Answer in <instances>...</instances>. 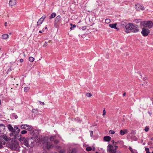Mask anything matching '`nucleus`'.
Instances as JSON below:
<instances>
[{
	"mask_svg": "<svg viewBox=\"0 0 153 153\" xmlns=\"http://www.w3.org/2000/svg\"><path fill=\"white\" fill-rule=\"evenodd\" d=\"M20 128L22 129L27 130L29 131H32L33 130L32 126L27 124L22 125L20 126Z\"/></svg>",
	"mask_w": 153,
	"mask_h": 153,
	"instance_id": "7",
	"label": "nucleus"
},
{
	"mask_svg": "<svg viewBox=\"0 0 153 153\" xmlns=\"http://www.w3.org/2000/svg\"><path fill=\"white\" fill-rule=\"evenodd\" d=\"M29 89L30 88L29 87H25L24 88V91L25 92H27Z\"/></svg>",
	"mask_w": 153,
	"mask_h": 153,
	"instance_id": "33",
	"label": "nucleus"
},
{
	"mask_svg": "<svg viewBox=\"0 0 153 153\" xmlns=\"http://www.w3.org/2000/svg\"><path fill=\"white\" fill-rule=\"evenodd\" d=\"M20 61L21 62H23V59H20Z\"/></svg>",
	"mask_w": 153,
	"mask_h": 153,
	"instance_id": "47",
	"label": "nucleus"
},
{
	"mask_svg": "<svg viewBox=\"0 0 153 153\" xmlns=\"http://www.w3.org/2000/svg\"><path fill=\"white\" fill-rule=\"evenodd\" d=\"M149 30L148 29L143 28L141 33L143 36H146L149 34Z\"/></svg>",
	"mask_w": 153,
	"mask_h": 153,
	"instance_id": "8",
	"label": "nucleus"
},
{
	"mask_svg": "<svg viewBox=\"0 0 153 153\" xmlns=\"http://www.w3.org/2000/svg\"><path fill=\"white\" fill-rule=\"evenodd\" d=\"M126 95V93H124L123 94V97L125 96Z\"/></svg>",
	"mask_w": 153,
	"mask_h": 153,
	"instance_id": "49",
	"label": "nucleus"
},
{
	"mask_svg": "<svg viewBox=\"0 0 153 153\" xmlns=\"http://www.w3.org/2000/svg\"><path fill=\"white\" fill-rule=\"evenodd\" d=\"M21 133L22 134H25L27 133V131L26 130H23L21 131Z\"/></svg>",
	"mask_w": 153,
	"mask_h": 153,
	"instance_id": "35",
	"label": "nucleus"
},
{
	"mask_svg": "<svg viewBox=\"0 0 153 153\" xmlns=\"http://www.w3.org/2000/svg\"><path fill=\"white\" fill-rule=\"evenodd\" d=\"M7 146L11 150H17L19 146L18 142L14 139L9 141L7 143Z\"/></svg>",
	"mask_w": 153,
	"mask_h": 153,
	"instance_id": "1",
	"label": "nucleus"
},
{
	"mask_svg": "<svg viewBox=\"0 0 153 153\" xmlns=\"http://www.w3.org/2000/svg\"><path fill=\"white\" fill-rule=\"evenodd\" d=\"M118 143H119V142H118V141H117V142H116L115 143V144H117Z\"/></svg>",
	"mask_w": 153,
	"mask_h": 153,
	"instance_id": "53",
	"label": "nucleus"
},
{
	"mask_svg": "<svg viewBox=\"0 0 153 153\" xmlns=\"http://www.w3.org/2000/svg\"><path fill=\"white\" fill-rule=\"evenodd\" d=\"M126 27L127 28V30L126 31V32L127 33H129L130 32L137 33L139 31L138 26L136 25L129 23L128 24Z\"/></svg>",
	"mask_w": 153,
	"mask_h": 153,
	"instance_id": "2",
	"label": "nucleus"
},
{
	"mask_svg": "<svg viewBox=\"0 0 153 153\" xmlns=\"http://www.w3.org/2000/svg\"><path fill=\"white\" fill-rule=\"evenodd\" d=\"M61 18L60 16L58 15L57 16L55 19V23L56 24H57L61 20Z\"/></svg>",
	"mask_w": 153,
	"mask_h": 153,
	"instance_id": "15",
	"label": "nucleus"
},
{
	"mask_svg": "<svg viewBox=\"0 0 153 153\" xmlns=\"http://www.w3.org/2000/svg\"><path fill=\"white\" fill-rule=\"evenodd\" d=\"M56 16V14L55 13H52L49 19H51L54 18Z\"/></svg>",
	"mask_w": 153,
	"mask_h": 153,
	"instance_id": "24",
	"label": "nucleus"
},
{
	"mask_svg": "<svg viewBox=\"0 0 153 153\" xmlns=\"http://www.w3.org/2000/svg\"><path fill=\"white\" fill-rule=\"evenodd\" d=\"M17 134H16L14 133V132H12V133H10V136H16Z\"/></svg>",
	"mask_w": 153,
	"mask_h": 153,
	"instance_id": "30",
	"label": "nucleus"
},
{
	"mask_svg": "<svg viewBox=\"0 0 153 153\" xmlns=\"http://www.w3.org/2000/svg\"><path fill=\"white\" fill-rule=\"evenodd\" d=\"M35 140L33 137L27 138L24 141V145L27 147H32L34 146Z\"/></svg>",
	"mask_w": 153,
	"mask_h": 153,
	"instance_id": "3",
	"label": "nucleus"
},
{
	"mask_svg": "<svg viewBox=\"0 0 153 153\" xmlns=\"http://www.w3.org/2000/svg\"><path fill=\"white\" fill-rule=\"evenodd\" d=\"M70 25H71V26H72L73 25H72V24L71 23L70 24Z\"/></svg>",
	"mask_w": 153,
	"mask_h": 153,
	"instance_id": "58",
	"label": "nucleus"
},
{
	"mask_svg": "<svg viewBox=\"0 0 153 153\" xmlns=\"http://www.w3.org/2000/svg\"><path fill=\"white\" fill-rule=\"evenodd\" d=\"M47 139H48L47 137H45L44 138V139H45V140H47Z\"/></svg>",
	"mask_w": 153,
	"mask_h": 153,
	"instance_id": "50",
	"label": "nucleus"
},
{
	"mask_svg": "<svg viewBox=\"0 0 153 153\" xmlns=\"http://www.w3.org/2000/svg\"><path fill=\"white\" fill-rule=\"evenodd\" d=\"M16 84L17 85H18V83H16Z\"/></svg>",
	"mask_w": 153,
	"mask_h": 153,
	"instance_id": "63",
	"label": "nucleus"
},
{
	"mask_svg": "<svg viewBox=\"0 0 153 153\" xmlns=\"http://www.w3.org/2000/svg\"><path fill=\"white\" fill-rule=\"evenodd\" d=\"M39 33H42V31L41 30H40L39 31Z\"/></svg>",
	"mask_w": 153,
	"mask_h": 153,
	"instance_id": "54",
	"label": "nucleus"
},
{
	"mask_svg": "<svg viewBox=\"0 0 153 153\" xmlns=\"http://www.w3.org/2000/svg\"><path fill=\"white\" fill-rule=\"evenodd\" d=\"M16 4V0H10L9 2V6L10 7H13Z\"/></svg>",
	"mask_w": 153,
	"mask_h": 153,
	"instance_id": "12",
	"label": "nucleus"
},
{
	"mask_svg": "<svg viewBox=\"0 0 153 153\" xmlns=\"http://www.w3.org/2000/svg\"><path fill=\"white\" fill-rule=\"evenodd\" d=\"M43 19L42 20L41 19H40L38 21L37 25V26H38L40 24L42 23L43 22Z\"/></svg>",
	"mask_w": 153,
	"mask_h": 153,
	"instance_id": "23",
	"label": "nucleus"
},
{
	"mask_svg": "<svg viewBox=\"0 0 153 153\" xmlns=\"http://www.w3.org/2000/svg\"><path fill=\"white\" fill-rule=\"evenodd\" d=\"M65 151L64 149H62V150H61L60 151V153H63L64 152H65Z\"/></svg>",
	"mask_w": 153,
	"mask_h": 153,
	"instance_id": "42",
	"label": "nucleus"
},
{
	"mask_svg": "<svg viewBox=\"0 0 153 153\" xmlns=\"http://www.w3.org/2000/svg\"><path fill=\"white\" fill-rule=\"evenodd\" d=\"M18 81L17 82H20V79H18Z\"/></svg>",
	"mask_w": 153,
	"mask_h": 153,
	"instance_id": "51",
	"label": "nucleus"
},
{
	"mask_svg": "<svg viewBox=\"0 0 153 153\" xmlns=\"http://www.w3.org/2000/svg\"><path fill=\"white\" fill-rule=\"evenodd\" d=\"M54 143L57 144L59 143V141L57 139H55L53 141Z\"/></svg>",
	"mask_w": 153,
	"mask_h": 153,
	"instance_id": "39",
	"label": "nucleus"
},
{
	"mask_svg": "<svg viewBox=\"0 0 153 153\" xmlns=\"http://www.w3.org/2000/svg\"><path fill=\"white\" fill-rule=\"evenodd\" d=\"M45 29H47V27L46 26H45Z\"/></svg>",
	"mask_w": 153,
	"mask_h": 153,
	"instance_id": "56",
	"label": "nucleus"
},
{
	"mask_svg": "<svg viewBox=\"0 0 153 153\" xmlns=\"http://www.w3.org/2000/svg\"><path fill=\"white\" fill-rule=\"evenodd\" d=\"M92 96L91 93H87L86 94V96L88 97H90Z\"/></svg>",
	"mask_w": 153,
	"mask_h": 153,
	"instance_id": "27",
	"label": "nucleus"
},
{
	"mask_svg": "<svg viewBox=\"0 0 153 153\" xmlns=\"http://www.w3.org/2000/svg\"><path fill=\"white\" fill-rule=\"evenodd\" d=\"M149 127L148 126H146L145 128L144 129V130L146 132H147L149 130Z\"/></svg>",
	"mask_w": 153,
	"mask_h": 153,
	"instance_id": "29",
	"label": "nucleus"
},
{
	"mask_svg": "<svg viewBox=\"0 0 153 153\" xmlns=\"http://www.w3.org/2000/svg\"><path fill=\"white\" fill-rule=\"evenodd\" d=\"M148 113H149L150 115H151V114H152V113H151V112H149H149H148Z\"/></svg>",
	"mask_w": 153,
	"mask_h": 153,
	"instance_id": "52",
	"label": "nucleus"
},
{
	"mask_svg": "<svg viewBox=\"0 0 153 153\" xmlns=\"http://www.w3.org/2000/svg\"><path fill=\"white\" fill-rule=\"evenodd\" d=\"M76 150L75 149L69 148L68 150V153H76Z\"/></svg>",
	"mask_w": 153,
	"mask_h": 153,
	"instance_id": "14",
	"label": "nucleus"
},
{
	"mask_svg": "<svg viewBox=\"0 0 153 153\" xmlns=\"http://www.w3.org/2000/svg\"><path fill=\"white\" fill-rule=\"evenodd\" d=\"M9 37V35L7 34H4L2 35L1 38L2 39H7Z\"/></svg>",
	"mask_w": 153,
	"mask_h": 153,
	"instance_id": "19",
	"label": "nucleus"
},
{
	"mask_svg": "<svg viewBox=\"0 0 153 153\" xmlns=\"http://www.w3.org/2000/svg\"><path fill=\"white\" fill-rule=\"evenodd\" d=\"M105 22L106 23L108 24L110 22L111 20L109 19H107L105 20Z\"/></svg>",
	"mask_w": 153,
	"mask_h": 153,
	"instance_id": "31",
	"label": "nucleus"
},
{
	"mask_svg": "<svg viewBox=\"0 0 153 153\" xmlns=\"http://www.w3.org/2000/svg\"><path fill=\"white\" fill-rule=\"evenodd\" d=\"M117 25V24L116 23H114L109 24V26L111 28H115L118 30V29L116 27Z\"/></svg>",
	"mask_w": 153,
	"mask_h": 153,
	"instance_id": "17",
	"label": "nucleus"
},
{
	"mask_svg": "<svg viewBox=\"0 0 153 153\" xmlns=\"http://www.w3.org/2000/svg\"><path fill=\"white\" fill-rule=\"evenodd\" d=\"M29 61L31 62H33L34 60V58L32 56H30L29 58Z\"/></svg>",
	"mask_w": 153,
	"mask_h": 153,
	"instance_id": "25",
	"label": "nucleus"
},
{
	"mask_svg": "<svg viewBox=\"0 0 153 153\" xmlns=\"http://www.w3.org/2000/svg\"><path fill=\"white\" fill-rule=\"evenodd\" d=\"M90 134L91 136V137H92L93 135V131H90Z\"/></svg>",
	"mask_w": 153,
	"mask_h": 153,
	"instance_id": "43",
	"label": "nucleus"
},
{
	"mask_svg": "<svg viewBox=\"0 0 153 153\" xmlns=\"http://www.w3.org/2000/svg\"><path fill=\"white\" fill-rule=\"evenodd\" d=\"M120 134L121 135H123L126 134H127L128 133V131L127 129H124L123 130H121L120 131Z\"/></svg>",
	"mask_w": 153,
	"mask_h": 153,
	"instance_id": "16",
	"label": "nucleus"
},
{
	"mask_svg": "<svg viewBox=\"0 0 153 153\" xmlns=\"http://www.w3.org/2000/svg\"><path fill=\"white\" fill-rule=\"evenodd\" d=\"M46 16L45 15H44L40 18V19H41L42 20H44L46 18Z\"/></svg>",
	"mask_w": 153,
	"mask_h": 153,
	"instance_id": "41",
	"label": "nucleus"
},
{
	"mask_svg": "<svg viewBox=\"0 0 153 153\" xmlns=\"http://www.w3.org/2000/svg\"><path fill=\"white\" fill-rule=\"evenodd\" d=\"M39 102L40 104L42 105H45V103L43 102L39 101Z\"/></svg>",
	"mask_w": 153,
	"mask_h": 153,
	"instance_id": "46",
	"label": "nucleus"
},
{
	"mask_svg": "<svg viewBox=\"0 0 153 153\" xmlns=\"http://www.w3.org/2000/svg\"><path fill=\"white\" fill-rule=\"evenodd\" d=\"M56 139V136H51L50 138V140L51 141H53Z\"/></svg>",
	"mask_w": 153,
	"mask_h": 153,
	"instance_id": "26",
	"label": "nucleus"
},
{
	"mask_svg": "<svg viewBox=\"0 0 153 153\" xmlns=\"http://www.w3.org/2000/svg\"><path fill=\"white\" fill-rule=\"evenodd\" d=\"M92 149V148L90 147H87L86 148V150L87 151H90Z\"/></svg>",
	"mask_w": 153,
	"mask_h": 153,
	"instance_id": "32",
	"label": "nucleus"
},
{
	"mask_svg": "<svg viewBox=\"0 0 153 153\" xmlns=\"http://www.w3.org/2000/svg\"><path fill=\"white\" fill-rule=\"evenodd\" d=\"M143 25L144 27L150 28L153 25V22L151 21H145L143 22Z\"/></svg>",
	"mask_w": 153,
	"mask_h": 153,
	"instance_id": "6",
	"label": "nucleus"
},
{
	"mask_svg": "<svg viewBox=\"0 0 153 153\" xmlns=\"http://www.w3.org/2000/svg\"><path fill=\"white\" fill-rule=\"evenodd\" d=\"M118 148L116 146H113L109 144L107 146V151L108 153H116Z\"/></svg>",
	"mask_w": 153,
	"mask_h": 153,
	"instance_id": "5",
	"label": "nucleus"
},
{
	"mask_svg": "<svg viewBox=\"0 0 153 153\" xmlns=\"http://www.w3.org/2000/svg\"><path fill=\"white\" fill-rule=\"evenodd\" d=\"M152 153H153V151L152 152Z\"/></svg>",
	"mask_w": 153,
	"mask_h": 153,
	"instance_id": "64",
	"label": "nucleus"
},
{
	"mask_svg": "<svg viewBox=\"0 0 153 153\" xmlns=\"http://www.w3.org/2000/svg\"><path fill=\"white\" fill-rule=\"evenodd\" d=\"M42 143L44 144V145L48 149H49L53 147L52 144L49 142L47 141L46 142H45L44 141H42Z\"/></svg>",
	"mask_w": 153,
	"mask_h": 153,
	"instance_id": "9",
	"label": "nucleus"
},
{
	"mask_svg": "<svg viewBox=\"0 0 153 153\" xmlns=\"http://www.w3.org/2000/svg\"><path fill=\"white\" fill-rule=\"evenodd\" d=\"M10 139L5 135H1L0 136V149L3 148V145L6 143L5 141H8Z\"/></svg>",
	"mask_w": 153,
	"mask_h": 153,
	"instance_id": "4",
	"label": "nucleus"
},
{
	"mask_svg": "<svg viewBox=\"0 0 153 153\" xmlns=\"http://www.w3.org/2000/svg\"><path fill=\"white\" fill-rule=\"evenodd\" d=\"M27 139H25V137H22L21 136H20V138H19V140L22 143V142H23V143L24 144V141L25 140Z\"/></svg>",
	"mask_w": 153,
	"mask_h": 153,
	"instance_id": "21",
	"label": "nucleus"
},
{
	"mask_svg": "<svg viewBox=\"0 0 153 153\" xmlns=\"http://www.w3.org/2000/svg\"><path fill=\"white\" fill-rule=\"evenodd\" d=\"M8 128L9 130L10 131L13 132V127L10 124H9V125H8Z\"/></svg>",
	"mask_w": 153,
	"mask_h": 153,
	"instance_id": "22",
	"label": "nucleus"
},
{
	"mask_svg": "<svg viewBox=\"0 0 153 153\" xmlns=\"http://www.w3.org/2000/svg\"><path fill=\"white\" fill-rule=\"evenodd\" d=\"M121 25L122 27H124L126 28V31L127 30V28L126 27V26L128 25V24H127L126 23L124 22H122L121 23Z\"/></svg>",
	"mask_w": 153,
	"mask_h": 153,
	"instance_id": "18",
	"label": "nucleus"
},
{
	"mask_svg": "<svg viewBox=\"0 0 153 153\" xmlns=\"http://www.w3.org/2000/svg\"><path fill=\"white\" fill-rule=\"evenodd\" d=\"M137 140V138L136 139V140Z\"/></svg>",
	"mask_w": 153,
	"mask_h": 153,
	"instance_id": "61",
	"label": "nucleus"
},
{
	"mask_svg": "<svg viewBox=\"0 0 153 153\" xmlns=\"http://www.w3.org/2000/svg\"><path fill=\"white\" fill-rule=\"evenodd\" d=\"M109 132L111 134H114L115 133V131L113 130H110L109 131Z\"/></svg>",
	"mask_w": 153,
	"mask_h": 153,
	"instance_id": "37",
	"label": "nucleus"
},
{
	"mask_svg": "<svg viewBox=\"0 0 153 153\" xmlns=\"http://www.w3.org/2000/svg\"><path fill=\"white\" fill-rule=\"evenodd\" d=\"M111 142H112V143L113 144V145H112L113 146H116V144H114V140H112L111 141Z\"/></svg>",
	"mask_w": 153,
	"mask_h": 153,
	"instance_id": "45",
	"label": "nucleus"
},
{
	"mask_svg": "<svg viewBox=\"0 0 153 153\" xmlns=\"http://www.w3.org/2000/svg\"><path fill=\"white\" fill-rule=\"evenodd\" d=\"M129 149L132 153H134V152H133V150L132 149L131 147H129Z\"/></svg>",
	"mask_w": 153,
	"mask_h": 153,
	"instance_id": "44",
	"label": "nucleus"
},
{
	"mask_svg": "<svg viewBox=\"0 0 153 153\" xmlns=\"http://www.w3.org/2000/svg\"><path fill=\"white\" fill-rule=\"evenodd\" d=\"M76 27V26L75 25H74L72 26L70 28V29L71 30H72L73 28L74 27Z\"/></svg>",
	"mask_w": 153,
	"mask_h": 153,
	"instance_id": "40",
	"label": "nucleus"
},
{
	"mask_svg": "<svg viewBox=\"0 0 153 153\" xmlns=\"http://www.w3.org/2000/svg\"><path fill=\"white\" fill-rule=\"evenodd\" d=\"M48 45L47 42H45V43L43 45V47H46Z\"/></svg>",
	"mask_w": 153,
	"mask_h": 153,
	"instance_id": "36",
	"label": "nucleus"
},
{
	"mask_svg": "<svg viewBox=\"0 0 153 153\" xmlns=\"http://www.w3.org/2000/svg\"><path fill=\"white\" fill-rule=\"evenodd\" d=\"M95 148H94V149H93V151H94V150H95Z\"/></svg>",
	"mask_w": 153,
	"mask_h": 153,
	"instance_id": "60",
	"label": "nucleus"
},
{
	"mask_svg": "<svg viewBox=\"0 0 153 153\" xmlns=\"http://www.w3.org/2000/svg\"><path fill=\"white\" fill-rule=\"evenodd\" d=\"M96 153H99L98 152H96Z\"/></svg>",
	"mask_w": 153,
	"mask_h": 153,
	"instance_id": "62",
	"label": "nucleus"
},
{
	"mask_svg": "<svg viewBox=\"0 0 153 153\" xmlns=\"http://www.w3.org/2000/svg\"><path fill=\"white\" fill-rule=\"evenodd\" d=\"M7 22H5V24H4V25L5 26H7Z\"/></svg>",
	"mask_w": 153,
	"mask_h": 153,
	"instance_id": "48",
	"label": "nucleus"
},
{
	"mask_svg": "<svg viewBox=\"0 0 153 153\" xmlns=\"http://www.w3.org/2000/svg\"><path fill=\"white\" fill-rule=\"evenodd\" d=\"M60 146H56V148H60Z\"/></svg>",
	"mask_w": 153,
	"mask_h": 153,
	"instance_id": "55",
	"label": "nucleus"
},
{
	"mask_svg": "<svg viewBox=\"0 0 153 153\" xmlns=\"http://www.w3.org/2000/svg\"><path fill=\"white\" fill-rule=\"evenodd\" d=\"M135 8L137 10H143L145 9L144 7L139 4H137L135 5Z\"/></svg>",
	"mask_w": 153,
	"mask_h": 153,
	"instance_id": "11",
	"label": "nucleus"
},
{
	"mask_svg": "<svg viewBox=\"0 0 153 153\" xmlns=\"http://www.w3.org/2000/svg\"><path fill=\"white\" fill-rule=\"evenodd\" d=\"M17 118V116H16L15 117V118Z\"/></svg>",
	"mask_w": 153,
	"mask_h": 153,
	"instance_id": "57",
	"label": "nucleus"
},
{
	"mask_svg": "<svg viewBox=\"0 0 153 153\" xmlns=\"http://www.w3.org/2000/svg\"><path fill=\"white\" fill-rule=\"evenodd\" d=\"M104 140L106 141H109L111 140V137L109 136H105L104 137Z\"/></svg>",
	"mask_w": 153,
	"mask_h": 153,
	"instance_id": "20",
	"label": "nucleus"
},
{
	"mask_svg": "<svg viewBox=\"0 0 153 153\" xmlns=\"http://www.w3.org/2000/svg\"><path fill=\"white\" fill-rule=\"evenodd\" d=\"M5 127L4 125L0 124V134H4L5 132Z\"/></svg>",
	"mask_w": 153,
	"mask_h": 153,
	"instance_id": "10",
	"label": "nucleus"
},
{
	"mask_svg": "<svg viewBox=\"0 0 153 153\" xmlns=\"http://www.w3.org/2000/svg\"><path fill=\"white\" fill-rule=\"evenodd\" d=\"M13 132H14V133H16L17 135H18V133H19L20 131V129L18 127H14L13 129Z\"/></svg>",
	"mask_w": 153,
	"mask_h": 153,
	"instance_id": "13",
	"label": "nucleus"
},
{
	"mask_svg": "<svg viewBox=\"0 0 153 153\" xmlns=\"http://www.w3.org/2000/svg\"><path fill=\"white\" fill-rule=\"evenodd\" d=\"M106 113V112L105 111V108L103 111V116H104L105 115Z\"/></svg>",
	"mask_w": 153,
	"mask_h": 153,
	"instance_id": "38",
	"label": "nucleus"
},
{
	"mask_svg": "<svg viewBox=\"0 0 153 153\" xmlns=\"http://www.w3.org/2000/svg\"><path fill=\"white\" fill-rule=\"evenodd\" d=\"M145 150L146 153H151L150 152H149V149L148 148H146Z\"/></svg>",
	"mask_w": 153,
	"mask_h": 153,
	"instance_id": "34",
	"label": "nucleus"
},
{
	"mask_svg": "<svg viewBox=\"0 0 153 153\" xmlns=\"http://www.w3.org/2000/svg\"><path fill=\"white\" fill-rule=\"evenodd\" d=\"M32 111L34 113H37L38 112V110L37 109H33L32 110Z\"/></svg>",
	"mask_w": 153,
	"mask_h": 153,
	"instance_id": "28",
	"label": "nucleus"
},
{
	"mask_svg": "<svg viewBox=\"0 0 153 153\" xmlns=\"http://www.w3.org/2000/svg\"><path fill=\"white\" fill-rule=\"evenodd\" d=\"M151 140H153V137L152 138H151Z\"/></svg>",
	"mask_w": 153,
	"mask_h": 153,
	"instance_id": "59",
	"label": "nucleus"
}]
</instances>
